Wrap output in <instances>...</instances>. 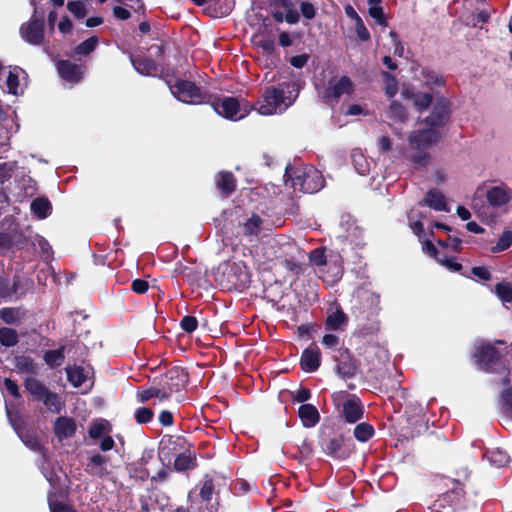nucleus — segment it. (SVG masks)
<instances>
[{
    "label": "nucleus",
    "mask_w": 512,
    "mask_h": 512,
    "mask_svg": "<svg viewBox=\"0 0 512 512\" xmlns=\"http://www.w3.org/2000/svg\"><path fill=\"white\" fill-rule=\"evenodd\" d=\"M251 275L245 262L226 261L219 265L216 281L224 289L242 291L250 286Z\"/></svg>",
    "instance_id": "1"
},
{
    "label": "nucleus",
    "mask_w": 512,
    "mask_h": 512,
    "mask_svg": "<svg viewBox=\"0 0 512 512\" xmlns=\"http://www.w3.org/2000/svg\"><path fill=\"white\" fill-rule=\"evenodd\" d=\"M284 179L286 183L291 182L294 189L310 194L318 192L325 184L321 172L313 166L295 168L289 164L285 168Z\"/></svg>",
    "instance_id": "2"
},
{
    "label": "nucleus",
    "mask_w": 512,
    "mask_h": 512,
    "mask_svg": "<svg viewBox=\"0 0 512 512\" xmlns=\"http://www.w3.org/2000/svg\"><path fill=\"white\" fill-rule=\"evenodd\" d=\"M24 388L35 402H41L50 412H61L63 402L56 392L51 391L42 381L35 377H27L24 380Z\"/></svg>",
    "instance_id": "3"
},
{
    "label": "nucleus",
    "mask_w": 512,
    "mask_h": 512,
    "mask_svg": "<svg viewBox=\"0 0 512 512\" xmlns=\"http://www.w3.org/2000/svg\"><path fill=\"white\" fill-rule=\"evenodd\" d=\"M296 90V83L293 81H283L276 86H270L265 89L263 100L257 102L258 113L261 115H272L284 103L286 93H291ZM287 99H290L287 96Z\"/></svg>",
    "instance_id": "4"
},
{
    "label": "nucleus",
    "mask_w": 512,
    "mask_h": 512,
    "mask_svg": "<svg viewBox=\"0 0 512 512\" xmlns=\"http://www.w3.org/2000/svg\"><path fill=\"white\" fill-rule=\"evenodd\" d=\"M34 11L29 21L20 26L19 32L22 39L30 45L40 46L45 38L44 11L36 6L35 0H30Z\"/></svg>",
    "instance_id": "5"
},
{
    "label": "nucleus",
    "mask_w": 512,
    "mask_h": 512,
    "mask_svg": "<svg viewBox=\"0 0 512 512\" xmlns=\"http://www.w3.org/2000/svg\"><path fill=\"white\" fill-rule=\"evenodd\" d=\"M171 93L181 102L197 105L210 103L211 95L203 92L199 86L190 80L178 79L170 85Z\"/></svg>",
    "instance_id": "6"
},
{
    "label": "nucleus",
    "mask_w": 512,
    "mask_h": 512,
    "mask_svg": "<svg viewBox=\"0 0 512 512\" xmlns=\"http://www.w3.org/2000/svg\"><path fill=\"white\" fill-rule=\"evenodd\" d=\"M457 478L452 479L453 487L443 493L436 501L439 508L452 507L455 509L465 498V482L469 479L470 472L467 468L455 471Z\"/></svg>",
    "instance_id": "7"
},
{
    "label": "nucleus",
    "mask_w": 512,
    "mask_h": 512,
    "mask_svg": "<svg viewBox=\"0 0 512 512\" xmlns=\"http://www.w3.org/2000/svg\"><path fill=\"white\" fill-rule=\"evenodd\" d=\"M334 372L342 380L353 379L360 370V361L355 358L347 347H340L332 354Z\"/></svg>",
    "instance_id": "8"
},
{
    "label": "nucleus",
    "mask_w": 512,
    "mask_h": 512,
    "mask_svg": "<svg viewBox=\"0 0 512 512\" xmlns=\"http://www.w3.org/2000/svg\"><path fill=\"white\" fill-rule=\"evenodd\" d=\"M473 358L477 366L486 373L497 372L502 363V354L489 342H483L477 346Z\"/></svg>",
    "instance_id": "9"
},
{
    "label": "nucleus",
    "mask_w": 512,
    "mask_h": 512,
    "mask_svg": "<svg viewBox=\"0 0 512 512\" xmlns=\"http://www.w3.org/2000/svg\"><path fill=\"white\" fill-rule=\"evenodd\" d=\"M451 101L444 96L437 97L433 103L430 114L424 118L423 123L437 131L444 128L451 120Z\"/></svg>",
    "instance_id": "10"
},
{
    "label": "nucleus",
    "mask_w": 512,
    "mask_h": 512,
    "mask_svg": "<svg viewBox=\"0 0 512 512\" xmlns=\"http://www.w3.org/2000/svg\"><path fill=\"white\" fill-rule=\"evenodd\" d=\"M157 380V378L155 379ZM158 384L168 396L182 391L189 384V373L180 366H173L158 378Z\"/></svg>",
    "instance_id": "11"
},
{
    "label": "nucleus",
    "mask_w": 512,
    "mask_h": 512,
    "mask_svg": "<svg viewBox=\"0 0 512 512\" xmlns=\"http://www.w3.org/2000/svg\"><path fill=\"white\" fill-rule=\"evenodd\" d=\"M193 443L181 435H166L160 441L159 453L165 457L177 456L193 449Z\"/></svg>",
    "instance_id": "12"
},
{
    "label": "nucleus",
    "mask_w": 512,
    "mask_h": 512,
    "mask_svg": "<svg viewBox=\"0 0 512 512\" xmlns=\"http://www.w3.org/2000/svg\"><path fill=\"white\" fill-rule=\"evenodd\" d=\"M440 139V131L429 127L412 131L408 136L410 148L419 151L432 147L433 145L437 144Z\"/></svg>",
    "instance_id": "13"
},
{
    "label": "nucleus",
    "mask_w": 512,
    "mask_h": 512,
    "mask_svg": "<svg viewBox=\"0 0 512 512\" xmlns=\"http://www.w3.org/2000/svg\"><path fill=\"white\" fill-rule=\"evenodd\" d=\"M210 103L215 112L226 119L238 120L244 117V115L237 117L240 112V103L236 97L215 98Z\"/></svg>",
    "instance_id": "14"
},
{
    "label": "nucleus",
    "mask_w": 512,
    "mask_h": 512,
    "mask_svg": "<svg viewBox=\"0 0 512 512\" xmlns=\"http://www.w3.org/2000/svg\"><path fill=\"white\" fill-rule=\"evenodd\" d=\"M355 86L350 77L343 75L335 83L329 82L323 98L328 103L331 99L338 101L344 94L351 95L354 93Z\"/></svg>",
    "instance_id": "15"
},
{
    "label": "nucleus",
    "mask_w": 512,
    "mask_h": 512,
    "mask_svg": "<svg viewBox=\"0 0 512 512\" xmlns=\"http://www.w3.org/2000/svg\"><path fill=\"white\" fill-rule=\"evenodd\" d=\"M364 406L361 399L351 394L347 400L342 403L341 415L347 423L354 424L364 417Z\"/></svg>",
    "instance_id": "16"
},
{
    "label": "nucleus",
    "mask_w": 512,
    "mask_h": 512,
    "mask_svg": "<svg viewBox=\"0 0 512 512\" xmlns=\"http://www.w3.org/2000/svg\"><path fill=\"white\" fill-rule=\"evenodd\" d=\"M379 298L369 294L361 299L358 306L353 307V313L362 320H372L378 315Z\"/></svg>",
    "instance_id": "17"
},
{
    "label": "nucleus",
    "mask_w": 512,
    "mask_h": 512,
    "mask_svg": "<svg viewBox=\"0 0 512 512\" xmlns=\"http://www.w3.org/2000/svg\"><path fill=\"white\" fill-rule=\"evenodd\" d=\"M323 451L329 457L344 460L351 454V449L346 445L343 435L329 438L325 442Z\"/></svg>",
    "instance_id": "18"
},
{
    "label": "nucleus",
    "mask_w": 512,
    "mask_h": 512,
    "mask_svg": "<svg viewBox=\"0 0 512 512\" xmlns=\"http://www.w3.org/2000/svg\"><path fill=\"white\" fill-rule=\"evenodd\" d=\"M56 67L59 76L65 81L78 83L83 78L84 70L82 66L69 60H59Z\"/></svg>",
    "instance_id": "19"
},
{
    "label": "nucleus",
    "mask_w": 512,
    "mask_h": 512,
    "mask_svg": "<svg viewBox=\"0 0 512 512\" xmlns=\"http://www.w3.org/2000/svg\"><path fill=\"white\" fill-rule=\"evenodd\" d=\"M321 364V352L315 344L303 350L300 357V367L306 373H313L318 370Z\"/></svg>",
    "instance_id": "20"
},
{
    "label": "nucleus",
    "mask_w": 512,
    "mask_h": 512,
    "mask_svg": "<svg viewBox=\"0 0 512 512\" xmlns=\"http://www.w3.org/2000/svg\"><path fill=\"white\" fill-rule=\"evenodd\" d=\"M214 181L216 188L224 198L231 196L236 191L237 179L230 171L218 172Z\"/></svg>",
    "instance_id": "21"
},
{
    "label": "nucleus",
    "mask_w": 512,
    "mask_h": 512,
    "mask_svg": "<svg viewBox=\"0 0 512 512\" xmlns=\"http://www.w3.org/2000/svg\"><path fill=\"white\" fill-rule=\"evenodd\" d=\"M53 430L60 441L71 438L77 430L76 421L72 417L60 416L55 420Z\"/></svg>",
    "instance_id": "22"
},
{
    "label": "nucleus",
    "mask_w": 512,
    "mask_h": 512,
    "mask_svg": "<svg viewBox=\"0 0 512 512\" xmlns=\"http://www.w3.org/2000/svg\"><path fill=\"white\" fill-rule=\"evenodd\" d=\"M486 199L490 206L498 208L512 199V191L505 186H494L488 189Z\"/></svg>",
    "instance_id": "23"
},
{
    "label": "nucleus",
    "mask_w": 512,
    "mask_h": 512,
    "mask_svg": "<svg viewBox=\"0 0 512 512\" xmlns=\"http://www.w3.org/2000/svg\"><path fill=\"white\" fill-rule=\"evenodd\" d=\"M419 204L422 206H427L435 211H450L445 196L442 192L435 188L429 189L425 194L424 199Z\"/></svg>",
    "instance_id": "24"
},
{
    "label": "nucleus",
    "mask_w": 512,
    "mask_h": 512,
    "mask_svg": "<svg viewBox=\"0 0 512 512\" xmlns=\"http://www.w3.org/2000/svg\"><path fill=\"white\" fill-rule=\"evenodd\" d=\"M130 59L135 70L142 75L151 76L158 71V64L149 56H131Z\"/></svg>",
    "instance_id": "25"
},
{
    "label": "nucleus",
    "mask_w": 512,
    "mask_h": 512,
    "mask_svg": "<svg viewBox=\"0 0 512 512\" xmlns=\"http://www.w3.org/2000/svg\"><path fill=\"white\" fill-rule=\"evenodd\" d=\"M197 456L193 449L189 452L175 456L173 469L177 472H187L197 468Z\"/></svg>",
    "instance_id": "26"
},
{
    "label": "nucleus",
    "mask_w": 512,
    "mask_h": 512,
    "mask_svg": "<svg viewBox=\"0 0 512 512\" xmlns=\"http://www.w3.org/2000/svg\"><path fill=\"white\" fill-rule=\"evenodd\" d=\"M298 416L306 428L316 426L320 421V414L313 404H302L298 408Z\"/></svg>",
    "instance_id": "27"
},
{
    "label": "nucleus",
    "mask_w": 512,
    "mask_h": 512,
    "mask_svg": "<svg viewBox=\"0 0 512 512\" xmlns=\"http://www.w3.org/2000/svg\"><path fill=\"white\" fill-rule=\"evenodd\" d=\"M109 462V457L100 453H95L89 457L86 471L92 475L106 476L108 470L105 465Z\"/></svg>",
    "instance_id": "28"
},
{
    "label": "nucleus",
    "mask_w": 512,
    "mask_h": 512,
    "mask_svg": "<svg viewBox=\"0 0 512 512\" xmlns=\"http://www.w3.org/2000/svg\"><path fill=\"white\" fill-rule=\"evenodd\" d=\"M262 223V218L253 213L245 222L239 224V233L248 237L251 241V237H257L260 233Z\"/></svg>",
    "instance_id": "29"
},
{
    "label": "nucleus",
    "mask_w": 512,
    "mask_h": 512,
    "mask_svg": "<svg viewBox=\"0 0 512 512\" xmlns=\"http://www.w3.org/2000/svg\"><path fill=\"white\" fill-rule=\"evenodd\" d=\"M152 398H158L160 401L168 400L167 394L165 391H163L159 384L157 386H151L146 389L138 390L136 393V400L139 403H146Z\"/></svg>",
    "instance_id": "30"
},
{
    "label": "nucleus",
    "mask_w": 512,
    "mask_h": 512,
    "mask_svg": "<svg viewBox=\"0 0 512 512\" xmlns=\"http://www.w3.org/2000/svg\"><path fill=\"white\" fill-rule=\"evenodd\" d=\"M271 5L283 8L286 11L285 21L287 23L296 24L299 21L300 15L294 9V4L291 0H271Z\"/></svg>",
    "instance_id": "31"
},
{
    "label": "nucleus",
    "mask_w": 512,
    "mask_h": 512,
    "mask_svg": "<svg viewBox=\"0 0 512 512\" xmlns=\"http://www.w3.org/2000/svg\"><path fill=\"white\" fill-rule=\"evenodd\" d=\"M31 211L37 218L45 219L50 215L52 205L47 198L38 197L32 201Z\"/></svg>",
    "instance_id": "32"
},
{
    "label": "nucleus",
    "mask_w": 512,
    "mask_h": 512,
    "mask_svg": "<svg viewBox=\"0 0 512 512\" xmlns=\"http://www.w3.org/2000/svg\"><path fill=\"white\" fill-rule=\"evenodd\" d=\"M65 346L62 345L54 350H47L44 353L43 359L50 368H57L61 366L65 360Z\"/></svg>",
    "instance_id": "33"
},
{
    "label": "nucleus",
    "mask_w": 512,
    "mask_h": 512,
    "mask_svg": "<svg viewBox=\"0 0 512 512\" xmlns=\"http://www.w3.org/2000/svg\"><path fill=\"white\" fill-rule=\"evenodd\" d=\"M15 368L21 372L30 375H34L37 373V366L34 362V359L31 356L20 355L16 356L15 359Z\"/></svg>",
    "instance_id": "34"
},
{
    "label": "nucleus",
    "mask_w": 512,
    "mask_h": 512,
    "mask_svg": "<svg viewBox=\"0 0 512 512\" xmlns=\"http://www.w3.org/2000/svg\"><path fill=\"white\" fill-rule=\"evenodd\" d=\"M375 434L373 425L368 422L358 423L353 430L355 439L361 443L369 441Z\"/></svg>",
    "instance_id": "35"
},
{
    "label": "nucleus",
    "mask_w": 512,
    "mask_h": 512,
    "mask_svg": "<svg viewBox=\"0 0 512 512\" xmlns=\"http://www.w3.org/2000/svg\"><path fill=\"white\" fill-rule=\"evenodd\" d=\"M25 316L20 307H5L0 310V319L6 324H15Z\"/></svg>",
    "instance_id": "36"
},
{
    "label": "nucleus",
    "mask_w": 512,
    "mask_h": 512,
    "mask_svg": "<svg viewBox=\"0 0 512 512\" xmlns=\"http://www.w3.org/2000/svg\"><path fill=\"white\" fill-rule=\"evenodd\" d=\"M347 321V315L341 309H337L335 312L327 316L325 328L327 330H338L342 325L346 324Z\"/></svg>",
    "instance_id": "37"
},
{
    "label": "nucleus",
    "mask_w": 512,
    "mask_h": 512,
    "mask_svg": "<svg viewBox=\"0 0 512 512\" xmlns=\"http://www.w3.org/2000/svg\"><path fill=\"white\" fill-rule=\"evenodd\" d=\"M126 470L131 479L136 481L144 482L149 476V470L142 466L141 463L132 462L126 465Z\"/></svg>",
    "instance_id": "38"
},
{
    "label": "nucleus",
    "mask_w": 512,
    "mask_h": 512,
    "mask_svg": "<svg viewBox=\"0 0 512 512\" xmlns=\"http://www.w3.org/2000/svg\"><path fill=\"white\" fill-rule=\"evenodd\" d=\"M388 117L393 121L404 123L408 119V112L400 102L394 100L389 105Z\"/></svg>",
    "instance_id": "39"
},
{
    "label": "nucleus",
    "mask_w": 512,
    "mask_h": 512,
    "mask_svg": "<svg viewBox=\"0 0 512 512\" xmlns=\"http://www.w3.org/2000/svg\"><path fill=\"white\" fill-rule=\"evenodd\" d=\"M421 75L424 79L425 85L430 88L433 86H444L446 83V80L442 75L429 68H422Z\"/></svg>",
    "instance_id": "40"
},
{
    "label": "nucleus",
    "mask_w": 512,
    "mask_h": 512,
    "mask_svg": "<svg viewBox=\"0 0 512 512\" xmlns=\"http://www.w3.org/2000/svg\"><path fill=\"white\" fill-rule=\"evenodd\" d=\"M67 380L74 386L80 387L86 381L84 369L81 366H73L66 368Z\"/></svg>",
    "instance_id": "41"
},
{
    "label": "nucleus",
    "mask_w": 512,
    "mask_h": 512,
    "mask_svg": "<svg viewBox=\"0 0 512 512\" xmlns=\"http://www.w3.org/2000/svg\"><path fill=\"white\" fill-rule=\"evenodd\" d=\"M19 342V335L13 328H0V344L4 347L16 346Z\"/></svg>",
    "instance_id": "42"
},
{
    "label": "nucleus",
    "mask_w": 512,
    "mask_h": 512,
    "mask_svg": "<svg viewBox=\"0 0 512 512\" xmlns=\"http://www.w3.org/2000/svg\"><path fill=\"white\" fill-rule=\"evenodd\" d=\"M99 43V39L97 36H91L83 42L79 43L74 48V54L80 56H87L92 53Z\"/></svg>",
    "instance_id": "43"
},
{
    "label": "nucleus",
    "mask_w": 512,
    "mask_h": 512,
    "mask_svg": "<svg viewBox=\"0 0 512 512\" xmlns=\"http://www.w3.org/2000/svg\"><path fill=\"white\" fill-rule=\"evenodd\" d=\"M381 77L384 82L385 94L389 98H393L398 92V82L394 75L388 71H382Z\"/></svg>",
    "instance_id": "44"
},
{
    "label": "nucleus",
    "mask_w": 512,
    "mask_h": 512,
    "mask_svg": "<svg viewBox=\"0 0 512 512\" xmlns=\"http://www.w3.org/2000/svg\"><path fill=\"white\" fill-rule=\"evenodd\" d=\"M110 431V425L109 422L106 420L101 421H94L91 423L89 429H88V435L91 439H99L104 434L108 433Z\"/></svg>",
    "instance_id": "45"
},
{
    "label": "nucleus",
    "mask_w": 512,
    "mask_h": 512,
    "mask_svg": "<svg viewBox=\"0 0 512 512\" xmlns=\"http://www.w3.org/2000/svg\"><path fill=\"white\" fill-rule=\"evenodd\" d=\"M215 492V484L211 477L205 476L204 480L200 483L199 496L205 503H209L212 500V496Z\"/></svg>",
    "instance_id": "46"
},
{
    "label": "nucleus",
    "mask_w": 512,
    "mask_h": 512,
    "mask_svg": "<svg viewBox=\"0 0 512 512\" xmlns=\"http://www.w3.org/2000/svg\"><path fill=\"white\" fill-rule=\"evenodd\" d=\"M495 293L503 302L512 305V284L509 282H499L495 285Z\"/></svg>",
    "instance_id": "47"
},
{
    "label": "nucleus",
    "mask_w": 512,
    "mask_h": 512,
    "mask_svg": "<svg viewBox=\"0 0 512 512\" xmlns=\"http://www.w3.org/2000/svg\"><path fill=\"white\" fill-rule=\"evenodd\" d=\"M413 103L416 109L419 112H422L429 108L431 105L433 106V96L427 92H418L414 95Z\"/></svg>",
    "instance_id": "48"
},
{
    "label": "nucleus",
    "mask_w": 512,
    "mask_h": 512,
    "mask_svg": "<svg viewBox=\"0 0 512 512\" xmlns=\"http://www.w3.org/2000/svg\"><path fill=\"white\" fill-rule=\"evenodd\" d=\"M407 217L410 221V228L412 229L413 233L421 237L424 233V227L422 223V218H424V215L422 213H418L415 215L414 210H410L407 214Z\"/></svg>",
    "instance_id": "49"
},
{
    "label": "nucleus",
    "mask_w": 512,
    "mask_h": 512,
    "mask_svg": "<svg viewBox=\"0 0 512 512\" xmlns=\"http://www.w3.org/2000/svg\"><path fill=\"white\" fill-rule=\"evenodd\" d=\"M326 248L325 247H317L310 251L308 255L309 262L317 267H321L326 265L327 257H326Z\"/></svg>",
    "instance_id": "50"
},
{
    "label": "nucleus",
    "mask_w": 512,
    "mask_h": 512,
    "mask_svg": "<svg viewBox=\"0 0 512 512\" xmlns=\"http://www.w3.org/2000/svg\"><path fill=\"white\" fill-rule=\"evenodd\" d=\"M512 245V232L509 230L504 231L499 237L495 246L491 248L493 253H498L507 250Z\"/></svg>",
    "instance_id": "51"
},
{
    "label": "nucleus",
    "mask_w": 512,
    "mask_h": 512,
    "mask_svg": "<svg viewBox=\"0 0 512 512\" xmlns=\"http://www.w3.org/2000/svg\"><path fill=\"white\" fill-rule=\"evenodd\" d=\"M154 412L149 407H138L134 412L135 421L138 424H147L153 420Z\"/></svg>",
    "instance_id": "52"
},
{
    "label": "nucleus",
    "mask_w": 512,
    "mask_h": 512,
    "mask_svg": "<svg viewBox=\"0 0 512 512\" xmlns=\"http://www.w3.org/2000/svg\"><path fill=\"white\" fill-rule=\"evenodd\" d=\"M67 9L70 13H72L75 18L82 19L87 14V9L85 7V4L82 1L76 0V1H68L67 3Z\"/></svg>",
    "instance_id": "53"
},
{
    "label": "nucleus",
    "mask_w": 512,
    "mask_h": 512,
    "mask_svg": "<svg viewBox=\"0 0 512 512\" xmlns=\"http://www.w3.org/2000/svg\"><path fill=\"white\" fill-rule=\"evenodd\" d=\"M369 15L376 20V22L379 25L386 26L387 25V19L384 14L383 7L381 4H371L369 7Z\"/></svg>",
    "instance_id": "54"
},
{
    "label": "nucleus",
    "mask_w": 512,
    "mask_h": 512,
    "mask_svg": "<svg viewBox=\"0 0 512 512\" xmlns=\"http://www.w3.org/2000/svg\"><path fill=\"white\" fill-rule=\"evenodd\" d=\"M501 402L505 415L512 419V388L504 389L501 392Z\"/></svg>",
    "instance_id": "55"
},
{
    "label": "nucleus",
    "mask_w": 512,
    "mask_h": 512,
    "mask_svg": "<svg viewBox=\"0 0 512 512\" xmlns=\"http://www.w3.org/2000/svg\"><path fill=\"white\" fill-rule=\"evenodd\" d=\"M352 161L355 169L360 175H366L368 173V164L366 163V160L362 153H353Z\"/></svg>",
    "instance_id": "56"
},
{
    "label": "nucleus",
    "mask_w": 512,
    "mask_h": 512,
    "mask_svg": "<svg viewBox=\"0 0 512 512\" xmlns=\"http://www.w3.org/2000/svg\"><path fill=\"white\" fill-rule=\"evenodd\" d=\"M180 327L186 333H192L198 327V320L195 316L186 315L181 319Z\"/></svg>",
    "instance_id": "57"
},
{
    "label": "nucleus",
    "mask_w": 512,
    "mask_h": 512,
    "mask_svg": "<svg viewBox=\"0 0 512 512\" xmlns=\"http://www.w3.org/2000/svg\"><path fill=\"white\" fill-rule=\"evenodd\" d=\"M321 343L326 349L332 350L333 353L337 350L340 344V338L335 334H325L322 337Z\"/></svg>",
    "instance_id": "58"
},
{
    "label": "nucleus",
    "mask_w": 512,
    "mask_h": 512,
    "mask_svg": "<svg viewBox=\"0 0 512 512\" xmlns=\"http://www.w3.org/2000/svg\"><path fill=\"white\" fill-rule=\"evenodd\" d=\"M429 160L430 154L424 150L410 157V161L414 164L415 167H424L429 163Z\"/></svg>",
    "instance_id": "59"
},
{
    "label": "nucleus",
    "mask_w": 512,
    "mask_h": 512,
    "mask_svg": "<svg viewBox=\"0 0 512 512\" xmlns=\"http://www.w3.org/2000/svg\"><path fill=\"white\" fill-rule=\"evenodd\" d=\"M355 30L360 41L366 42L370 39V33L362 19H359V21L355 22Z\"/></svg>",
    "instance_id": "60"
},
{
    "label": "nucleus",
    "mask_w": 512,
    "mask_h": 512,
    "mask_svg": "<svg viewBox=\"0 0 512 512\" xmlns=\"http://www.w3.org/2000/svg\"><path fill=\"white\" fill-rule=\"evenodd\" d=\"M437 261L452 272H461V270L463 268L462 264L457 262L454 257H449V258H445V259H437Z\"/></svg>",
    "instance_id": "61"
},
{
    "label": "nucleus",
    "mask_w": 512,
    "mask_h": 512,
    "mask_svg": "<svg viewBox=\"0 0 512 512\" xmlns=\"http://www.w3.org/2000/svg\"><path fill=\"white\" fill-rule=\"evenodd\" d=\"M300 11L305 19L311 20L316 16V9L310 2L304 1L300 4Z\"/></svg>",
    "instance_id": "62"
},
{
    "label": "nucleus",
    "mask_w": 512,
    "mask_h": 512,
    "mask_svg": "<svg viewBox=\"0 0 512 512\" xmlns=\"http://www.w3.org/2000/svg\"><path fill=\"white\" fill-rule=\"evenodd\" d=\"M311 391L309 388L301 387L292 396L294 402L303 403L311 398Z\"/></svg>",
    "instance_id": "63"
},
{
    "label": "nucleus",
    "mask_w": 512,
    "mask_h": 512,
    "mask_svg": "<svg viewBox=\"0 0 512 512\" xmlns=\"http://www.w3.org/2000/svg\"><path fill=\"white\" fill-rule=\"evenodd\" d=\"M50 511L51 512H77V510L64 502L54 501L50 503Z\"/></svg>",
    "instance_id": "64"
}]
</instances>
